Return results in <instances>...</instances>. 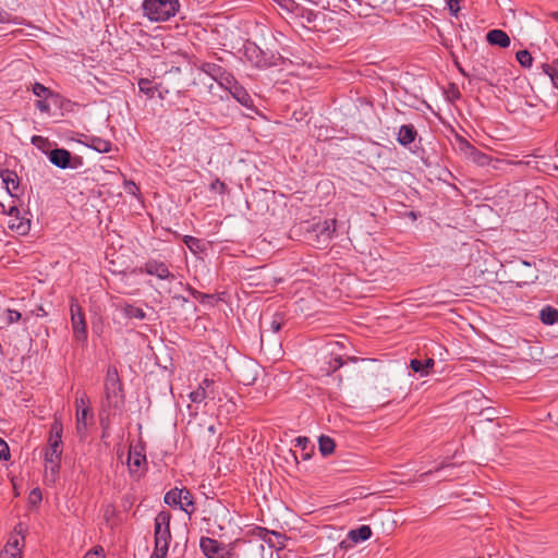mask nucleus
I'll return each mask as SVG.
<instances>
[{
    "instance_id": "64",
    "label": "nucleus",
    "mask_w": 558,
    "mask_h": 558,
    "mask_svg": "<svg viewBox=\"0 0 558 558\" xmlns=\"http://www.w3.org/2000/svg\"><path fill=\"white\" fill-rule=\"evenodd\" d=\"M411 217L415 218V214L413 211L410 213Z\"/></svg>"
},
{
    "instance_id": "4",
    "label": "nucleus",
    "mask_w": 558,
    "mask_h": 558,
    "mask_svg": "<svg viewBox=\"0 0 558 558\" xmlns=\"http://www.w3.org/2000/svg\"><path fill=\"white\" fill-rule=\"evenodd\" d=\"M124 404L122 383L116 367H109L105 380V407L121 409Z\"/></svg>"
},
{
    "instance_id": "62",
    "label": "nucleus",
    "mask_w": 558,
    "mask_h": 558,
    "mask_svg": "<svg viewBox=\"0 0 558 558\" xmlns=\"http://www.w3.org/2000/svg\"><path fill=\"white\" fill-rule=\"evenodd\" d=\"M522 265L525 266V267H530L531 266V264L527 263V262H522Z\"/></svg>"
},
{
    "instance_id": "32",
    "label": "nucleus",
    "mask_w": 558,
    "mask_h": 558,
    "mask_svg": "<svg viewBox=\"0 0 558 558\" xmlns=\"http://www.w3.org/2000/svg\"><path fill=\"white\" fill-rule=\"evenodd\" d=\"M123 313L128 318L144 319L146 316L145 312L141 307L130 304L123 307Z\"/></svg>"
},
{
    "instance_id": "12",
    "label": "nucleus",
    "mask_w": 558,
    "mask_h": 558,
    "mask_svg": "<svg viewBox=\"0 0 558 558\" xmlns=\"http://www.w3.org/2000/svg\"><path fill=\"white\" fill-rule=\"evenodd\" d=\"M222 88L228 90L231 94V96L238 102H240L242 106H244L246 108L253 107L252 97L250 96L247 90L242 85H240L238 83V81L235 80V77L233 75L230 80V83L228 85H225Z\"/></svg>"
},
{
    "instance_id": "2",
    "label": "nucleus",
    "mask_w": 558,
    "mask_h": 558,
    "mask_svg": "<svg viewBox=\"0 0 558 558\" xmlns=\"http://www.w3.org/2000/svg\"><path fill=\"white\" fill-rule=\"evenodd\" d=\"M62 425L54 423L50 429L49 445L45 451L46 480L54 483L60 470L62 456Z\"/></svg>"
},
{
    "instance_id": "16",
    "label": "nucleus",
    "mask_w": 558,
    "mask_h": 558,
    "mask_svg": "<svg viewBox=\"0 0 558 558\" xmlns=\"http://www.w3.org/2000/svg\"><path fill=\"white\" fill-rule=\"evenodd\" d=\"M486 39L488 44L493 46H498L501 48H507L510 46V37L508 34L501 29H492L487 33Z\"/></svg>"
},
{
    "instance_id": "21",
    "label": "nucleus",
    "mask_w": 558,
    "mask_h": 558,
    "mask_svg": "<svg viewBox=\"0 0 558 558\" xmlns=\"http://www.w3.org/2000/svg\"><path fill=\"white\" fill-rule=\"evenodd\" d=\"M372 536V529L368 525H361L357 529L349 531L348 537L353 543L367 541Z\"/></svg>"
},
{
    "instance_id": "48",
    "label": "nucleus",
    "mask_w": 558,
    "mask_h": 558,
    "mask_svg": "<svg viewBox=\"0 0 558 558\" xmlns=\"http://www.w3.org/2000/svg\"><path fill=\"white\" fill-rule=\"evenodd\" d=\"M124 189L132 195H137L140 193V187L133 181H125Z\"/></svg>"
},
{
    "instance_id": "31",
    "label": "nucleus",
    "mask_w": 558,
    "mask_h": 558,
    "mask_svg": "<svg viewBox=\"0 0 558 558\" xmlns=\"http://www.w3.org/2000/svg\"><path fill=\"white\" fill-rule=\"evenodd\" d=\"M32 92L35 96L39 98L48 99L49 97L57 96L52 90H50L48 87L44 86L43 84L36 82L33 84Z\"/></svg>"
},
{
    "instance_id": "60",
    "label": "nucleus",
    "mask_w": 558,
    "mask_h": 558,
    "mask_svg": "<svg viewBox=\"0 0 558 558\" xmlns=\"http://www.w3.org/2000/svg\"><path fill=\"white\" fill-rule=\"evenodd\" d=\"M84 558H97V557L95 556V554H89V553H87V554L84 556Z\"/></svg>"
},
{
    "instance_id": "8",
    "label": "nucleus",
    "mask_w": 558,
    "mask_h": 558,
    "mask_svg": "<svg viewBox=\"0 0 558 558\" xmlns=\"http://www.w3.org/2000/svg\"><path fill=\"white\" fill-rule=\"evenodd\" d=\"M71 325L73 329V336L77 341H86L87 339V329L85 316L83 313L82 306L75 299H72L71 306Z\"/></svg>"
},
{
    "instance_id": "9",
    "label": "nucleus",
    "mask_w": 558,
    "mask_h": 558,
    "mask_svg": "<svg viewBox=\"0 0 558 558\" xmlns=\"http://www.w3.org/2000/svg\"><path fill=\"white\" fill-rule=\"evenodd\" d=\"M170 520L171 514L168 511H160L155 518V544L169 546L171 541V532H170Z\"/></svg>"
},
{
    "instance_id": "22",
    "label": "nucleus",
    "mask_w": 558,
    "mask_h": 558,
    "mask_svg": "<svg viewBox=\"0 0 558 558\" xmlns=\"http://www.w3.org/2000/svg\"><path fill=\"white\" fill-rule=\"evenodd\" d=\"M202 386L204 387L205 393H207V399L218 400L219 402L222 400L219 386L216 385L215 380L205 378L202 381Z\"/></svg>"
},
{
    "instance_id": "41",
    "label": "nucleus",
    "mask_w": 558,
    "mask_h": 558,
    "mask_svg": "<svg viewBox=\"0 0 558 558\" xmlns=\"http://www.w3.org/2000/svg\"><path fill=\"white\" fill-rule=\"evenodd\" d=\"M191 292H192V295L195 299H198L199 302L203 303V304L211 303V301L214 300V295H211V294H205V293H202V292L196 291L194 289H191Z\"/></svg>"
},
{
    "instance_id": "53",
    "label": "nucleus",
    "mask_w": 558,
    "mask_h": 558,
    "mask_svg": "<svg viewBox=\"0 0 558 558\" xmlns=\"http://www.w3.org/2000/svg\"><path fill=\"white\" fill-rule=\"evenodd\" d=\"M210 187H211V190L218 189L220 193H225L227 185L225 182L217 179L215 182L211 183Z\"/></svg>"
},
{
    "instance_id": "52",
    "label": "nucleus",
    "mask_w": 558,
    "mask_h": 558,
    "mask_svg": "<svg viewBox=\"0 0 558 558\" xmlns=\"http://www.w3.org/2000/svg\"><path fill=\"white\" fill-rule=\"evenodd\" d=\"M26 530H27L26 526L21 522L17 523L14 527V532H15L16 536L20 535L22 542H24V538H25L24 533L26 532Z\"/></svg>"
},
{
    "instance_id": "28",
    "label": "nucleus",
    "mask_w": 558,
    "mask_h": 558,
    "mask_svg": "<svg viewBox=\"0 0 558 558\" xmlns=\"http://www.w3.org/2000/svg\"><path fill=\"white\" fill-rule=\"evenodd\" d=\"M336 447L335 440L329 436L322 435L318 439V448L324 457L329 456L333 452Z\"/></svg>"
},
{
    "instance_id": "27",
    "label": "nucleus",
    "mask_w": 558,
    "mask_h": 558,
    "mask_svg": "<svg viewBox=\"0 0 558 558\" xmlns=\"http://www.w3.org/2000/svg\"><path fill=\"white\" fill-rule=\"evenodd\" d=\"M10 228L19 234L25 235L31 230V219L20 215V219H14Z\"/></svg>"
},
{
    "instance_id": "14",
    "label": "nucleus",
    "mask_w": 558,
    "mask_h": 558,
    "mask_svg": "<svg viewBox=\"0 0 558 558\" xmlns=\"http://www.w3.org/2000/svg\"><path fill=\"white\" fill-rule=\"evenodd\" d=\"M0 177L2 179L3 184L5 185L8 193L12 197H16L17 195L15 191L20 186V178L17 177V174L12 170L4 169L1 171Z\"/></svg>"
},
{
    "instance_id": "61",
    "label": "nucleus",
    "mask_w": 558,
    "mask_h": 558,
    "mask_svg": "<svg viewBox=\"0 0 558 558\" xmlns=\"http://www.w3.org/2000/svg\"><path fill=\"white\" fill-rule=\"evenodd\" d=\"M36 141H43V137L41 136H34L33 137V143H35Z\"/></svg>"
},
{
    "instance_id": "39",
    "label": "nucleus",
    "mask_w": 558,
    "mask_h": 558,
    "mask_svg": "<svg viewBox=\"0 0 558 558\" xmlns=\"http://www.w3.org/2000/svg\"><path fill=\"white\" fill-rule=\"evenodd\" d=\"M183 242L192 252H196L201 245V241L192 235H184Z\"/></svg>"
},
{
    "instance_id": "58",
    "label": "nucleus",
    "mask_w": 558,
    "mask_h": 558,
    "mask_svg": "<svg viewBox=\"0 0 558 558\" xmlns=\"http://www.w3.org/2000/svg\"><path fill=\"white\" fill-rule=\"evenodd\" d=\"M101 551H102V548H101V547H99L98 549H97V548H95V550H90V551H88V553H89V554H95V556H96V557H98V555H99Z\"/></svg>"
},
{
    "instance_id": "29",
    "label": "nucleus",
    "mask_w": 558,
    "mask_h": 558,
    "mask_svg": "<svg viewBox=\"0 0 558 558\" xmlns=\"http://www.w3.org/2000/svg\"><path fill=\"white\" fill-rule=\"evenodd\" d=\"M256 535L259 536L264 542H266L270 547H276V545L271 541V536H275L278 539L283 538L282 534L269 531L265 527H258Z\"/></svg>"
},
{
    "instance_id": "10",
    "label": "nucleus",
    "mask_w": 558,
    "mask_h": 558,
    "mask_svg": "<svg viewBox=\"0 0 558 558\" xmlns=\"http://www.w3.org/2000/svg\"><path fill=\"white\" fill-rule=\"evenodd\" d=\"M138 272L155 276L160 280L174 279V275L169 270L167 264L157 259H148L138 268Z\"/></svg>"
},
{
    "instance_id": "56",
    "label": "nucleus",
    "mask_w": 558,
    "mask_h": 558,
    "mask_svg": "<svg viewBox=\"0 0 558 558\" xmlns=\"http://www.w3.org/2000/svg\"><path fill=\"white\" fill-rule=\"evenodd\" d=\"M451 96H452V98L458 99V98H460V92L456 87H453Z\"/></svg>"
},
{
    "instance_id": "38",
    "label": "nucleus",
    "mask_w": 558,
    "mask_h": 558,
    "mask_svg": "<svg viewBox=\"0 0 558 558\" xmlns=\"http://www.w3.org/2000/svg\"><path fill=\"white\" fill-rule=\"evenodd\" d=\"M190 398L192 402L199 403L207 399V393L204 391V387L202 386V383L199 384L198 388L190 393Z\"/></svg>"
},
{
    "instance_id": "6",
    "label": "nucleus",
    "mask_w": 558,
    "mask_h": 558,
    "mask_svg": "<svg viewBox=\"0 0 558 558\" xmlns=\"http://www.w3.org/2000/svg\"><path fill=\"white\" fill-rule=\"evenodd\" d=\"M195 68L211 77L221 88L230 83V80L233 75L227 69L215 62H201L197 59V65H195Z\"/></svg>"
},
{
    "instance_id": "7",
    "label": "nucleus",
    "mask_w": 558,
    "mask_h": 558,
    "mask_svg": "<svg viewBox=\"0 0 558 558\" xmlns=\"http://www.w3.org/2000/svg\"><path fill=\"white\" fill-rule=\"evenodd\" d=\"M199 548L207 558H231L232 556V548L207 536L201 537Z\"/></svg>"
},
{
    "instance_id": "34",
    "label": "nucleus",
    "mask_w": 558,
    "mask_h": 558,
    "mask_svg": "<svg viewBox=\"0 0 558 558\" xmlns=\"http://www.w3.org/2000/svg\"><path fill=\"white\" fill-rule=\"evenodd\" d=\"M23 543L16 535L11 536L4 547V550L22 555Z\"/></svg>"
},
{
    "instance_id": "17",
    "label": "nucleus",
    "mask_w": 558,
    "mask_h": 558,
    "mask_svg": "<svg viewBox=\"0 0 558 558\" xmlns=\"http://www.w3.org/2000/svg\"><path fill=\"white\" fill-rule=\"evenodd\" d=\"M146 464V456L137 449L129 451L128 465L131 474L138 473L140 469Z\"/></svg>"
},
{
    "instance_id": "63",
    "label": "nucleus",
    "mask_w": 558,
    "mask_h": 558,
    "mask_svg": "<svg viewBox=\"0 0 558 558\" xmlns=\"http://www.w3.org/2000/svg\"><path fill=\"white\" fill-rule=\"evenodd\" d=\"M208 430H209V432H211V433H215V427H214V426H210V427L208 428Z\"/></svg>"
},
{
    "instance_id": "43",
    "label": "nucleus",
    "mask_w": 558,
    "mask_h": 558,
    "mask_svg": "<svg viewBox=\"0 0 558 558\" xmlns=\"http://www.w3.org/2000/svg\"><path fill=\"white\" fill-rule=\"evenodd\" d=\"M0 207H1L3 214H5L14 219H20L21 211L17 208V206L13 205L8 210H5L4 205L2 203H0Z\"/></svg>"
},
{
    "instance_id": "26",
    "label": "nucleus",
    "mask_w": 558,
    "mask_h": 558,
    "mask_svg": "<svg viewBox=\"0 0 558 558\" xmlns=\"http://www.w3.org/2000/svg\"><path fill=\"white\" fill-rule=\"evenodd\" d=\"M541 69L543 73L550 77L554 86L558 88V59L553 60L550 63H542Z\"/></svg>"
},
{
    "instance_id": "3",
    "label": "nucleus",
    "mask_w": 558,
    "mask_h": 558,
    "mask_svg": "<svg viewBox=\"0 0 558 558\" xmlns=\"http://www.w3.org/2000/svg\"><path fill=\"white\" fill-rule=\"evenodd\" d=\"M143 15L150 22H166L180 10L179 0H143Z\"/></svg>"
},
{
    "instance_id": "55",
    "label": "nucleus",
    "mask_w": 558,
    "mask_h": 558,
    "mask_svg": "<svg viewBox=\"0 0 558 558\" xmlns=\"http://www.w3.org/2000/svg\"><path fill=\"white\" fill-rule=\"evenodd\" d=\"M0 558H22V555L2 549L0 551Z\"/></svg>"
},
{
    "instance_id": "1",
    "label": "nucleus",
    "mask_w": 558,
    "mask_h": 558,
    "mask_svg": "<svg viewBox=\"0 0 558 558\" xmlns=\"http://www.w3.org/2000/svg\"><path fill=\"white\" fill-rule=\"evenodd\" d=\"M168 69L163 73V81L159 84L160 97L162 93L169 94L171 90L178 95H184L190 87L196 85L195 80H189L184 73L193 74L195 65H197V58L181 50L169 54L168 60L165 62Z\"/></svg>"
},
{
    "instance_id": "18",
    "label": "nucleus",
    "mask_w": 558,
    "mask_h": 558,
    "mask_svg": "<svg viewBox=\"0 0 558 558\" xmlns=\"http://www.w3.org/2000/svg\"><path fill=\"white\" fill-rule=\"evenodd\" d=\"M417 132L412 124H404L400 126L397 141L402 146H408L415 141Z\"/></svg>"
},
{
    "instance_id": "46",
    "label": "nucleus",
    "mask_w": 558,
    "mask_h": 558,
    "mask_svg": "<svg viewBox=\"0 0 558 558\" xmlns=\"http://www.w3.org/2000/svg\"><path fill=\"white\" fill-rule=\"evenodd\" d=\"M10 458V449L8 444L0 438V459L8 460Z\"/></svg>"
},
{
    "instance_id": "50",
    "label": "nucleus",
    "mask_w": 558,
    "mask_h": 558,
    "mask_svg": "<svg viewBox=\"0 0 558 558\" xmlns=\"http://www.w3.org/2000/svg\"><path fill=\"white\" fill-rule=\"evenodd\" d=\"M448 9L450 13L454 16H457L458 12L460 11L459 1L458 0H446Z\"/></svg>"
},
{
    "instance_id": "54",
    "label": "nucleus",
    "mask_w": 558,
    "mask_h": 558,
    "mask_svg": "<svg viewBox=\"0 0 558 558\" xmlns=\"http://www.w3.org/2000/svg\"><path fill=\"white\" fill-rule=\"evenodd\" d=\"M295 446L300 447L302 450H305L310 440L306 437L299 436L295 438Z\"/></svg>"
},
{
    "instance_id": "35",
    "label": "nucleus",
    "mask_w": 558,
    "mask_h": 558,
    "mask_svg": "<svg viewBox=\"0 0 558 558\" xmlns=\"http://www.w3.org/2000/svg\"><path fill=\"white\" fill-rule=\"evenodd\" d=\"M517 60L523 68H530L533 62V57L527 50H520L517 52Z\"/></svg>"
},
{
    "instance_id": "25",
    "label": "nucleus",
    "mask_w": 558,
    "mask_h": 558,
    "mask_svg": "<svg viewBox=\"0 0 558 558\" xmlns=\"http://www.w3.org/2000/svg\"><path fill=\"white\" fill-rule=\"evenodd\" d=\"M435 365L434 359H426L424 362L413 359L410 361V367L413 372L426 375L428 369Z\"/></svg>"
},
{
    "instance_id": "37",
    "label": "nucleus",
    "mask_w": 558,
    "mask_h": 558,
    "mask_svg": "<svg viewBox=\"0 0 558 558\" xmlns=\"http://www.w3.org/2000/svg\"><path fill=\"white\" fill-rule=\"evenodd\" d=\"M284 324V315L282 313H275L271 322L270 329L272 332H278Z\"/></svg>"
},
{
    "instance_id": "15",
    "label": "nucleus",
    "mask_w": 558,
    "mask_h": 558,
    "mask_svg": "<svg viewBox=\"0 0 558 558\" xmlns=\"http://www.w3.org/2000/svg\"><path fill=\"white\" fill-rule=\"evenodd\" d=\"M245 54L257 68H266L270 64L266 59L265 53L256 45L246 47Z\"/></svg>"
},
{
    "instance_id": "40",
    "label": "nucleus",
    "mask_w": 558,
    "mask_h": 558,
    "mask_svg": "<svg viewBox=\"0 0 558 558\" xmlns=\"http://www.w3.org/2000/svg\"><path fill=\"white\" fill-rule=\"evenodd\" d=\"M75 405H76V410L90 408V400L85 393H82L81 396H76Z\"/></svg>"
},
{
    "instance_id": "49",
    "label": "nucleus",
    "mask_w": 558,
    "mask_h": 558,
    "mask_svg": "<svg viewBox=\"0 0 558 558\" xmlns=\"http://www.w3.org/2000/svg\"><path fill=\"white\" fill-rule=\"evenodd\" d=\"M36 108L39 111L45 112V113L50 112V105L48 104L47 99H45V98H41L36 101Z\"/></svg>"
},
{
    "instance_id": "44",
    "label": "nucleus",
    "mask_w": 558,
    "mask_h": 558,
    "mask_svg": "<svg viewBox=\"0 0 558 558\" xmlns=\"http://www.w3.org/2000/svg\"><path fill=\"white\" fill-rule=\"evenodd\" d=\"M43 499V495H41V490L39 488H34L31 493H29V496H28V500L32 505H37Z\"/></svg>"
},
{
    "instance_id": "36",
    "label": "nucleus",
    "mask_w": 558,
    "mask_h": 558,
    "mask_svg": "<svg viewBox=\"0 0 558 558\" xmlns=\"http://www.w3.org/2000/svg\"><path fill=\"white\" fill-rule=\"evenodd\" d=\"M0 23L7 24H21V19L11 14L0 7Z\"/></svg>"
},
{
    "instance_id": "24",
    "label": "nucleus",
    "mask_w": 558,
    "mask_h": 558,
    "mask_svg": "<svg viewBox=\"0 0 558 558\" xmlns=\"http://www.w3.org/2000/svg\"><path fill=\"white\" fill-rule=\"evenodd\" d=\"M181 504L180 509L187 514H191L195 510L194 498L191 492L186 488L181 489Z\"/></svg>"
},
{
    "instance_id": "47",
    "label": "nucleus",
    "mask_w": 558,
    "mask_h": 558,
    "mask_svg": "<svg viewBox=\"0 0 558 558\" xmlns=\"http://www.w3.org/2000/svg\"><path fill=\"white\" fill-rule=\"evenodd\" d=\"M342 365H343V361H342L341 356H335V357L329 362V371H328V372H336V371H337V369H339Z\"/></svg>"
},
{
    "instance_id": "20",
    "label": "nucleus",
    "mask_w": 558,
    "mask_h": 558,
    "mask_svg": "<svg viewBox=\"0 0 558 558\" xmlns=\"http://www.w3.org/2000/svg\"><path fill=\"white\" fill-rule=\"evenodd\" d=\"M86 146H88L89 148H92L98 153H109L112 148V144L110 141L98 137V136L88 137V142L86 143Z\"/></svg>"
},
{
    "instance_id": "23",
    "label": "nucleus",
    "mask_w": 558,
    "mask_h": 558,
    "mask_svg": "<svg viewBox=\"0 0 558 558\" xmlns=\"http://www.w3.org/2000/svg\"><path fill=\"white\" fill-rule=\"evenodd\" d=\"M539 319L545 325H554L558 323V310L547 305L539 312Z\"/></svg>"
},
{
    "instance_id": "13",
    "label": "nucleus",
    "mask_w": 558,
    "mask_h": 558,
    "mask_svg": "<svg viewBox=\"0 0 558 558\" xmlns=\"http://www.w3.org/2000/svg\"><path fill=\"white\" fill-rule=\"evenodd\" d=\"M94 423V413L92 408L77 409L76 411V433L83 440L86 438L88 427Z\"/></svg>"
},
{
    "instance_id": "19",
    "label": "nucleus",
    "mask_w": 558,
    "mask_h": 558,
    "mask_svg": "<svg viewBox=\"0 0 558 558\" xmlns=\"http://www.w3.org/2000/svg\"><path fill=\"white\" fill-rule=\"evenodd\" d=\"M315 231L323 241L330 240L336 232V220H325L323 223H317Z\"/></svg>"
},
{
    "instance_id": "42",
    "label": "nucleus",
    "mask_w": 558,
    "mask_h": 558,
    "mask_svg": "<svg viewBox=\"0 0 558 558\" xmlns=\"http://www.w3.org/2000/svg\"><path fill=\"white\" fill-rule=\"evenodd\" d=\"M168 549H169V546L155 544V549H154V553L150 558H166V556L168 554Z\"/></svg>"
},
{
    "instance_id": "5",
    "label": "nucleus",
    "mask_w": 558,
    "mask_h": 558,
    "mask_svg": "<svg viewBox=\"0 0 558 558\" xmlns=\"http://www.w3.org/2000/svg\"><path fill=\"white\" fill-rule=\"evenodd\" d=\"M49 161L59 169H77L83 166V157L72 155L65 148H54L47 153Z\"/></svg>"
},
{
    "instance_id": "33",
    "label": "nucleus",
    "mask_w": 558,
    "mask_h": 558,
    "mask_svg": "<svg viewBox=\"0 0 558 558\" xmlns=\"http://www.w3.org/2000/svg\"><path fill=\"white\" fill-rule=\"evenodd\" d=\"M138 88H140L141 93H143V94L147 95L148 97L153 98L154 95H155V90H157L160 87H159V85L153 87L150 80H148V78H141L138 81Z\"/></svg>"
},
{
    "instance_id": "11",
    "label": "nucleus",
    "mask_w": 558,
    "mask_h": 558,
    "mask_svg": "<svg viewBox=\"0 0 558 558\" xmlns=\"http://www.w3.org/2000/svg\"><path fill=\"white\" fill-rule=\"evenodd\" d=\"M459 149L461 153L464 154V156L469 160L476 163L477 166H481V167L488 166L492 160L490 156L481 151L480 149H477L474 145H472L470 142H468L464 138L459 140Z\"/></svg>"
},
{
    "instance_id": "59",
    "label": "nucleus",
    "mask_w": 558,
    "mask_h": 558,
    "mask_svg": "<svg viewBox=\"0 0 558 558\" xmlns=\"http://www.w3.org/2000/svg\"><path fill=\"white\" fill-rule=\"evenodd\" d=\"M461 74L465 77H469V74L465 72V70H463L462 68H459Z\"/></svg>"
},
{
    "instance_id": "57",
    "label": "nucleus",
    "mask_w": 558,
    "mask_h": 558,
    "mask_svg": "<svg viewBox=\"0 0 558 558\" xmlns=\"http://www.w3.org/2000/svg\"><path fill=\"white\" fill-rule=\"evenodd\" d=\"M101 426L104 428V432H102V438H105L107 436V428H108V425L105 424V422L101 420Z\"/></svg>"
},
{
    "instance_id": "51",
    "label": "nucleus",
    "mask_w": 558,
    "mask_h": 558,
    "mask_svg": "<svg viewBox=\"0 0 558 558\" xmlns=\"http://www.w3.org/2000/svg\"><path fill=\"white\" fill-rule=\"evenodd\" d=\"M21 319V313L15 310H8V322L9 323H16Z\"/></svg>"
},
{
    "instance_id": "30",
    "label": "nucleus",
    "mask_w": 558,
    "mask_h": 558,
    "mask_svg": "<svg viewBox=\"0 0 558 558\" xmlns=\"http://www.w3.org/2000/svg\"><path fill=\"white\" fill-rule=\"evenodd\" d=\"M181 498V489L173 488L165 495V502L170 507H180Z\"/></svg>"
},
{
    "instance_id": "45",
    "label": "nucleus",
    "mask_w": 558,
    "mask_h": 558,
    "mask_svg": "<svg viewBox=\"0 0 558 558\" xmlns=\"http://www.w3.org/2000/svg\"><path fill=\"white\" fill-rule=\"evenodd\" d=\"M480 415H483L486 421H493L496 416V410L493 408H482L480 411Z\"/></svg>"
}]
</instances>
